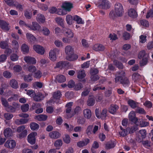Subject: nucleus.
<instances>
[{
    "instance_id": "obj_1",
    "label": "nucleus",
    "mask_w": 153,
    "mask_h": 153,
    "mask_svg": "<svg viewBox=\"0 0 153 153\" xmlns=\"http://www.w3.org/2000/svg\"><path fill=\"white\" fill-rule=\"evenodd\" d=\"M114 11H111L109 14V17L111 19H114L117 16H121L124 13L123 7L122 4L117 3L114 5Z\"/></svg>"
},
{
    "instance_id": "obj_2",
    "label": "nucleus",
    "mask_w": 153,
    "mask_h": 153,
    "mask_svg": "<svg viewBox=\"0 0 153 153\" xmlns=\"http://www.w3.org/2000/svg\"><path fill=\"white\" fill-rule=\"evenodd\" d=\"M65 51L67 55L66 59L68 60L73 61L78 58L77 55L74 54V48L70 45H68L65 48Z\"/></svg>"
},
{
    "instance_id": "obj_3",
    "label": "nucleus",
    "mask_w": 153,
    "mask_h": 153,
    "mask_svg": "<svg viewBox=\"0 0 153 153\" xmlns=\"http://www.w3.org/2000/svg\"><path fill=\"white\" fill-rule=\"evenodd\" d=\"M59 52V50L56 48L51 50L49 53V58L52 61H55L57 59V55Z\"/></svg>"
},
{
    "instance_id": "obj_4",
    "label": "nucleus",
    "mask_w": 153,
    "mask_h": 153,
    "mask_svg": "<svg viewBox=\"0 0 153 153\" xmlns=\"http://www.w3.org/2000/svg\"><path fill=\"white\" fill-rule=\"evenodd\" d=\"M99 6L102 9H107L110 7V3L107 0H100L99 2Z\"/></svg>"
},
{
    "instance_id": "obj_5",
    "label": "nucleus",
    "mask_w": 153,
    "mask_h": 153,
    "mask_svg": "<svg viewBox=\"0 0 153 153\" xmlns=\"http://www.w3.org/2000/svg\"><path fill=\"white\" fill-rule=\"evenodd\" d=\"M36 132H32L30 133L27 136V141L29 143L32 145L34 144L36 142L35 137L37 135Z\"/></svg>"
},
{
    "instance_id": "obj_6",
    "label": "nucleus",
    "mask_w": 153,
    "mask_h": 153,
    "mask_svg": "<svg viewBox=\"0 0 153 153\" xmlns=\"http://www.w3.org/2000/svg\"><path fill=\"white\" fill-rule=\"evenodd\" d=\"M126 74L125 71H123L117 72L115 75V82H117L125 78Z\"/></svg>"
},
{
    "instance_id": "obj_7",
    "label": "nucleus",
    "mask_w": 153,
    "mask_h": 153,
    "mask_svg": "<svg viewBox=\"0 0 153 153\" xmlns=\"http://www.w3.org/2000/svg\"><path fill=\"white\" fill-rule=\"evenodd\" d=\"M27 28L30 30L38 31L40 29L41 26L37 22H33L32 25H28Z\"/></svg>"
},
{
    "instance_id": "obj_8",
    "label": "nucleus",
    "mask_w": 153,
    "mask_h": 153,
    "mask_svg": "<svg viewBox=\"0 0 153 153\" xmlns=\"http://www.w3.org/2000/svg\"><path fill=\"white\" fill-rule=\"evenodd\" d=\"M61 7L66 11L70 12L73 7V4L69 2L65 1L62 3Z\"/></svg>"
},
{
    "instance_id": "obj_9",
    "label": "nucleus",
    "mask_w": 153,
    "mask_h": 153,
    "mask_svg": "<svg viewBox=\"0 0 153 153\" xmlns=\"http://www.w3.org/2000/svg\"><path fill=\"white\" fill-rule=\"evenodd\" d=\"M33 50L37 53L43 54L45 52V50L42 46L39 45H35L33 46Z\"/></svg>"
},
{
    "instance_id": "obj_10",
    "label": "nucleus",
    "mask_w": 153,
    "mask_h": 153,
    "mask_svg": "<svg viewBox=\"0 0 153 153\" xmlns=\"http://www.w3.org/2000/svg\"><path fill=\"white\" fill-rule=\"evenodd\" d=\"M4 146L7 148L13 149L16 146L15 141L13 140H8L4 144Z\"/></svg>"
},
{
    "instance_id": "obj_11",
    "label": "nucleus",
    "mask_w": 153,
    "mask_h": 153,
    "mask_svg": "<svg viewBox=\"0 0 153 153\" xmlns=\"http://www.w3.org/2000/svg\"><path fill=\"white\" fill-rule=\"evenodd\" d=\"M24 60L28 64H35L36 62V61L34 58L29 56H25Z\"/></svg>"
},
{
    "instance_id": "obj_12",
    "label": "nucleus",
    "mask_w": 153,
    "mask_h": 153,
    "mask_svg": "<svg viewBox=\"0 0 153 153\" xmlns=\"http://www.w3.org/2000/svg\"><path fill=\"white\" fill-rule=\"evenodd\" d=\"M45 96L44 95L40 92H38L35 94L33 97L34 100L36 101H40L43 100Z\"/></svg>"
},
{
    "instance_id": "obj_13",
    "label": "nucleus",
    "mask_w": 153,
    "mask_h": 153,
    "mask_svg": "<svg viewBox=\"0 0 153 153\" xmlns=\"http://www.w3.org/2000/svg\"><path fill=\"white\" fill-rule=\"evenodd\" d=\"M89 142V140L88 138H86L83 140L78 142L77 145L79 147L81 148L86 146Z\"/></svg>"
},
{
    "instance_id": "obj_14",
    "label": "nucleus",
    "mask_w": 153,
    "mask_h": 153,
    "mask_svg": "<svg viewBox=\"0 0 153 153\" xmlns=\"http://www.w3.org/2000/svg\"><path fill=\"white\" fill-rule=\"evenodd\" d=\"M49 136L52 139H57L59 138L61 135L60 134L56 131H53L50 132L49 134Z\"/></svg>"
},
{
    "instance_id": "obj_15",
    "label": "nucleus",
    "mask_w": 153,
    "mask_h": 153,
    "mask_svg": "<svg viewBox=\"0 0 153 153\" xmlns=\"http://www.w3.org/2000/svg\"><path fill=\"white\" fill-rule=\"evenodd\" d=\"M128 118L129 120L136 123L137 121V119L135 117V114L134 111H131L129 114Z\"/></svg>"
},
{
    "instance_id": "obj_16",
    "label": "nucleus",
    "mask_w": 153,
    "mask_h": 153,
    "mask_svg": "<svg viewBox=\"0 0 153 153\" xmlns=\"http://www.w3.org/2000/svg\"><path fill=\"white\" fill-rule=\"evenodd\" d=\"M120 128L121 130L119 132V134L121 136L124 137L129 133V130L130 129V128H128L125 130L123 128L122 126H120Z\"/></svg>"
},
{
    "instance_id": "obj_17",
    "label": "nucleus",
    "mask_w": 153,
    "mask_h": 153,
    "mask_svg": "<svg viewBox=\"0 0 153 153\" xmlns=\"http://www.w3.org/2000/svg\"><path fill=\"white\" fill-rule=\"evenodd\" d=\"M0 27L2 29L6 30H8L9 29L8 24L2 20H0Z\"/></svg>"
},
{
    "instance_id": "obj_18",
    "label": "nucleus",
    "mask_w": 153,
    "mask_h": 153,
    "mask_svg": "<svg viewBox=\"0 0 153 153\" xmlns=\"http://www.w3.org/2000/svg\"><path fill=\"white\" fill-rule=\"evenodd\" d=\"M45 18L44 16L41 14H38L36 17V20L39 23H43L45 21Z\"/></svg>"
},
{
    "instance_id": "obj_19",
    "label": "nucleus",
    "mask_w": 153,
    "mask_h": 153,
    "mask_svg": "<svg viewBox=\"0 0 153 153\" xmlns=\"http://www.w3.org/2000/svg\"><path fill=\"white\" fill-rule=\"evenodd\" d=\"M65 35L68 38H72L74 36V33L70 29L65 28L64 29Z\"/></svg>"
},
{
    "instance_id": "obj_20",
    "label": "nucleus",
    "mask_w": 153,
    "mask_h": 153,
    "mask_svg": "<svg viewBox=\"0 0 153 153\" xmlns=\"http://www.w3.org/2000/svg\"><path fill=\"white\" fill-rule=\"evenodd\" d=\"M93 49L95 51H103L105 49V47L101 44H96L93 47Z\"/></svg>"
},
{
    "instance_id": "obj_21",
    "label": "nucleus",
    "mask_w": 153,
    "mask_h": 153,
    "mask_svg": "<svg viewBox=\"0 0 153 153\" xmlns=\"http://www.w3.org/2000/svg\"><path fill=\"white\" fill-rule=\"evenodd\" d=\"M68 64L67 61H61L57 62L56 64L55 68H63L65 67Z\"/></svg>"
},
{
    "instance_id": "obj_22",
    "label": "nucleus",
    "mask_w": 153,
    "mask_h": 153,
    "mask_svg": "<svg viewBox=\"0 0 153 153\" xmlns=\"http://www.w3.org/2000/svg\"><path fill=\"white\" fill-rule=\"evenodd\" d=\"M83 113L85 118L87 119H89L91 116V111L90 109L86 108L84 109Z\"/></svg>"
},
{
    "instance_id": "obj_23",
    "label": "nucleus",
    "mask_w": 153,
    "mask_h": 153,
    "mask_svg": "<svg viewBox=\"0 0 153 153\" xmlns=\"http://www.w3.org/2000/svg\"><path fill=\"white\" fill-rule=\"evenodd\" d=\"M48 118L47 116L45 114H40L35 117L34 119L39 121L46 120Z\"/></svg>"
},
{
    "instance_id": "obj_24",
    "label": "nucleus",
    "mask_w": 153,
    "mask_h": 153,
    "mask_svg": "<svg viewBox=\"0 0 153 153\" xmlns=\"http://www.w3.org/2000/svg\"><path fill=\"white\" fill-rule=\"evenodd\" d=\"M86 75L85 71L84 70H79L77 72V77L79 79L84 78Z\"/></svg>"
},
{
    "instance_id": "obj_25",
    "label": "nucleus",
    "mask_w": 153,
    "mask_h": 153,
    "mask_svg": "<svg viewBox=\"0 0 153 153\" xmlns=\"http://www.w3.org/2000/svg\"><path fill=\"white\" fill-rule=\"evenodd\" d=\"M4 134L6 137H9L13 135V132L10 128H7L5 129L4 131Z\"/></svg>"
},
{
    "instance_id": "obj_26",
    "label": "nucleus",
    "mask_w": 153,
    "mask_h": 153,
    "mask_svg": "<svg viewBox=\"0 0 153 153\" xmlns=\"http://www.w3.org/2000/svg\"><path fill=\"white\" fill-rule=\"evenodd\" d=\"M128 13V16L132 18L136 17L137 16L136 12L133 9H130L129 10Z\"/></svg>"
},
{
    "instance_id": "obj_27",
    "label": "nucleus",
    "mask_w": 153,
    "mask_h": 153,
    "mask_svg": "<svg viewBox=\"0 0 153 153\" xmlns=\"http://www.w3.org/2000/svg\"><path fill=\"white\" fill-rule=\"evenodd\" d=\"M10 85L11 87L14 89H16L18 87V83L15 79H12L10 81Z\"/></svg>"
},
{
    "instance_id": "obj_28",
    "label": "nucleus",
    "mask_w": 153,
    "mask_h": 153,
    "mask_svg": "<svg viewBox=\"0 0 153 153\" xmlns=\"http://www.w3.org/2000/svg\"><path fill=\"white\" fill-rule=\"evenodd\" d=\"M56 79V81L59 83H62L66 81L65 77L62 75H59L57 76Z\"/></svg>"
},
{
    "instance_id": "obj_29",
    "label": "nucleus",
    "mask_w": 153,
    "mask_h": 153,
    "mask_svg": "<svg viewBox=\"0 0 153 153\" xmlns=\"http://www.w3.org/2000/svg\"><path fill=\"white\" fill-rule=\"evenodd\" d=\"M118 106L117 105H111L109 109V111L112 114H114L118 109Z\"/></svg>"
},
{
    "instance_id": "obj_30",
    "label": "nucleus",
    "mask_w": 153,
    "mask_h": 153,
    "mask_svg": "<svg viewBox=\"0 0 153 153\" xmlns=\"http://www.w3.org/2000/svg\"><path fill=\"white\" fill-rule=\"evenodd\" d=\"M95 100L93 97H90L88 98L87 104L88 106H93L95 104Z\"/></svg>"
},
{
    "instance_id": "obj_31",
    "label": "nucleus",
    "mask_w": 153,
    "mask_h": 153,
    "mask_svg": "<svg viewBox=\"0 0 153 153\" xmlns=\"http://www.w3.org/2000/svg\"><path fill=\"white\" fill-rule=\"evenodd\" d=\"M74 16H72L70 15H68L66 16V21L67 23L69 25H71L73 23L74 20Z\"/></svg>"
},
{
    "instance_id": "obj_32",
    "label": "nucleus",
    "mask_w": 153,
    "mask_h": 153,
    "mask_svg": "<svg viewBox=\"0 0 153 153\" xmlns=\"http://www.w3.org/2000/svg\"><path fill=\"white\" fill-rule=\"evenodd\" d=\"M74 20L78 24H83L84 23V21L82 18L78 16L75 15L74 16Z\"/></svg>"
},
{
    "instance_id": "obj_33",
    "label": "nucleus",
    "mask_w": 153,
    "mask_h": 153,
    "mask_svg": "<svg viewBox=\"0 0 153 153\" xmlns=\"http://www.w3.org/2000/svg\"><path fill=\"white\" fill-rule=\"evenodd\" d=\"M26 36L27 39L30 41L32 42L36 41V39L32 34L27 33L26 34Z\"/></svg>"
},
{
    "instance_id": "obj_34",
    "label": "nucleus",
    "mask_w": 153,
    "mask_h": 153,
    "mask_svg": "<svg viewBox=\"0 0 153 153\" xmlns=\"http://www.w3.org/2000/svg\"><path fill=\"white\" fill-rule=\"evenodd\" d=\"M98 72L99 71L97 69L94 68L91 69L90 71V73L91 75V79H92L94 80V75H97V74L98 73Z\"/></svg>"
},
{
    "instance_id": "obj_35",
    "label": "nucleus",
    "mask_w": 153,
    "mask_h": 153,
    "mask_svg": "<svg viewBox=\"0 0 153 153\" xmlns=\"http://www.w3.org/2000/svg\"><path fill=\"white\" fill-rule=\"evenodd\" d=\"M128 103L132 108H136L138 103L133 100H129L128 101Z\"/></svg>"
},
{
    "instance_id": "obj_36",
    "label": "nucleus",
    "mask_w": 153,
    "mask_h": 153,
    "mask_svg": "<svg viewBox=\"0 0 153 153\" xmlns=\"http://www.w3.org/2000/svg\"><path fill=\"white\" fill-rule=\"evenodd\" d=\"M140 78V75L138 73H134L132 76V80L134 82H136L139 80Z\"/></svg>"
},
{
    "instance_id": "obj_37",
    "label": "nucleus",
    "mask_w": 153,
    "mask_h": 153,
    "mask_svg": "<svg viewBox=\"0 0 153 153\" xmlns=\"http://www.w3.org/2000/svg\"><path fill=\"white\" fill-rule=\"evenodd\" d=\"M52 95L53 98L56 99H58L60 98L62 94L60 92L58 91L54 92Z\"/></svg>"
},
{
    "instance_id": "obj_38",
    "label": "nucleus",
    "mask_w": 153,
    "mask_h": 153,
    "mask_svg": "<svg viewBox=\"0 0 153 153\" xmlns=\"http://www.w3.org/2000/svg\"><path fill=\"white\" fill-rule=\"evenodd\" d=\"M124 86H126L129 85L130 82L129 79L126 77H125L120 81Z\"/></svg>"
},
{
    "instance_id": "obj_39",
    "label": "nucleus",
    "mask_w": 153,
    "mask_h": 153,
    "mask_svg": "<svg viewBox=\"0 0 153 153\" xmlns=\"http://www.w3.org/2000/svg\"><path fill=\"white\" fill-rule=\"evenodd\" d=\"M62 143H63L62 140L61 139H58L55 141L54 143V146L57 149H59L62 146Z\"/></svg>"
},
{
    "instance_id": "obj_40",
    "label": "nucleus",
    "mask_w": 153,
    "mask_h": 153,
    "mask_svg": "<svg viewBox=\"0 0 153 153\" xmlns=\"http://www.w3.org/2000/svg\"><path fill=\"white\" fill-rule=\"evenodd\" d=\"M30 128L32 130H36L39 128V125L35 123H32L30 124Z\"/></svg>"
},
{
    "instance_id": "obj_41",
    "label": "nucleus",
    "mask_w": 153,
    "mask_h": 153,
    "mask_svg": "<svg viewBox=\"0 0 153 153\" xmlns=\"http://www.w3.org/2000/svg\"><path fill=\"white\" fill-rule=\"evenodd\" d=\"M21 50L24 53H27L29 51L28 46L25 44H23L21 47Z\"/></svg>"
},
{
    "instance_id": "obj_42",
    "label": "nucleus",
    "mask_w": 153,
    "mask_h": 153,
    "mask_svg": "<svg viewBox=\"0 0 153 153\" xmlns=\"http://www.w3.org/2000/svg\"><path fill=\"white\" fill-rule=\"evenodd\" d=\"M27 70L29 72L33 73L37 71V69L35 66L30 65L28 67Z\"/></svg>"
},
{
    "instance_id": "obj_43",
    "label": "nucleus",
    "mask_w": 153,
    "mask_h": 153,
    "mask_svg": "<svg viewBox=\"0 0 153 153\" xmlns=\"http://www.w3.org/2000/svg\"><path fill=\"white\" fill-rule=\"evenodd\" d=\"M63 140L65 143L68 144L71 142V138L68 135L65 134L64 136Z\"/></svg>"
},
{
    "instance_id": "obj_44",
    "label": "nucleus",
    "mask_w": 153,
    "mask_h": 153,
    "mask_svg": "<svg viewBox=\"0 0 153 153\" xmlns=\"http://www.w3.org/2000/svg\"><path fill=\"white\" fill-rule=\"evenodd\" d=\"M29 108V106L27 104H25L22 105L21 106V109L22 112H26L27 111Z\"/></svg>"
},
{
    "instance_id": "obj_45",
    "label": "nucleus",
    "mask_w": 153,
    "mask_h": 153,
    "mask_svg": "<svg viewBox=\"0 0 153 153\" xmlns=\"http://www.w3.org/2000/svg\"><path fill=\"white\" fill-rule=\"evenodd\" d=\"M64 126L66 130L69 131H71L73 130L74 126L71 125H69L67 123H65Z\"/></svg>"
},
{
    "instance_id": "obj_46",
    "label": "nucleus",
    "mask_w": 153,
    "mask_h": 153,
    "mask_svg": "<svg viewBox=\"0 0 153 153\" xmlns=\"http://www.w3.org/2000/svg\"><path fill=\"white\" fill-rule=\"evenodd\" d=\"M34 73L33 76L36 78L39 79L42 76V73L39 70H37Z\"/></svg>"
},
{
    "instance_id": "obj_47",
    "label": "nucleus",
    "mask_w": 153,
    "mask_h": 153,
    "mask_svg": "<svg viewBox=\"0 0 153 153\" xmlns=\"http://www.w3.org/2000/svg\"><path fill=\"white\" fill-rule=\"evenodd\" d=\"M43 86V84L40 82H36L33 84V86L34 88L37 87L39 88H42Z\"/></svg>"
},
{
    "instance_id": "obj_48",
    "label": "nucleus",
    "mask_w": 153,
    "mask_h": 153,
    "mask_svg": "<svg viewBox=\"0 0 153 153\" xmlns=\"http://www.w3.org/2000/svg\"><path fill=\"white\" fill-rule=\"evenodd\" d=\"M42 32L43 34L45 36H48L50 33L49 30L46 27H43Z\"/></svg>"
},
{
    "instance_id": "obj_49",
    "label": "nucleus",
    "mask_w": 153,
    "mask_h": 153,
    "mask_svg": "<svg viewBox=\"0 0 153 153\" xmlns=\"http://www.w3.org/2000/svg\"><path fill=\"white\" fill-rule=\"evenodd\" d=\"M107 110L106 109L104 108L103 109L100 114V118H102V119H104L107 116Z\"/></svg>"
},
{
    "instance_id": "obj_50",
    "label": "nucleus",
    "mask_w": 153,
    "mask_h": 153,
    "mask_svg": "<svg viewBox=\"0 0 153 153\" xmlns=\"http://www.w3.org/2000/svg\"><path fill=\"white\" fill-rule=\"evenodd\" d=\"M6 111L8 112H13L15 111V108L10 105H8L5 108Z\"/></svg>"
},
{
    "instance_id": "obj_51",
    "label": "nucleus",
    "mask_w": 153,
    "mask_h": 153,
    "mask_svg": "<svg viewBox=\"0 0 153 153\" xmlns=\"http://www.w3.org/2000/svg\"><path fill=\"white\" fill-rule=\"evenodd\" d=\"M24 81L27 82H29L33 80L32 74H29L28 75L25 76L24 77Z\"/></svg>"
},
{
    "instance_id": "obj_52",
    "label": "nucleus",
    "mask_w": 153,
    "mask_h": 153,
    "mask_svg": "<svg viewBox=\"0 0 153 153\" xmlns=\"http://www.w3.org/2000/svg\"><path fill=\"white\" fill-rule=\"evenodd\" d=\"M25 90L26 91V94L28 96L31 97H33L34 95L35 94V92L34 91L32 90H26L25 89Z\"/></svg>"
},
{
    "instance_id": "obj_53",
    "label": "nucleus",
    "mask_w": 153,
    "mask_h": 153,
    "mask_svg": "<svg viewBox=\"0 0 153 153\" xmlns=\"http://www.w3.org/2000/svg\"><path fill=\"white\" fill-rule=\"evenodd\" d=\"M3 75L5 78L9 79L11 77L12 74L9 71H6L3 72Z\"/></svg>"
},
{
    "instance_id": "obj_54",
    "label": "nucleus",
    "mask_w": 153,
    "mask_h": 153,
    "mask_svg": "<svg viewBox=\"0 0 153 153\" xmlns=\"http://www.w3.org/2000/svg\"><path fill=\"white\" fill-rule=\"evenodd\" d=\"M140 25L146 27H148L149 25L148 22L145 20H142L140 21Z\"/></svg>"
},
{
    "instance_id": "obj_55",
    "label": "nucleus",
    "mask_w": 153,
    "mask_h": 153,
    "mask_svg": "<svg viewBox=\"0 0 153 153\" xmlns=\"http://www.w3.org/2000/svg\"><path fill=\"white\" fill-rule=\"evenodd\" d=\"M114 64L119 68L123 69V65L120 62L117 60H115L114 61Z\"/></svg>"
},
{
    "instance_id": "obj_56",
    "label": "nucleus",
    "mask_w": 153,
    "mask_h": 153,
    "mask_svg": "<svg viewBox=\"0 0 153 153\" xmlns=\"http://www.w3.org/2000/svg\"><path fill=\"white\" fill-rule=\"evenodd\" d=\"M27 132L26 130H25L18 134V137L20 138H23L26 136Z\"/></svg>"
},
{
    "instance_id": "obj_57",
    "label": "nucleus",
    "mask_w": 153,
    "mask_h": 153,
    "mask_svg": "<svg viewBox=\"0 0 153 153\" xmlns=\"http://www.w3.org/2000/svg\"><path fill=\"white\" fill-rule=\"evenodd\" d=\"M22 70V67L18 65H16L13 67V70L14 72H19Z\"/></svg>"
},
{
    "instance_id": "obj_58",
    "label": "nucleus",
    "mask_w": 153,
    "mask_h": 153,
    "mask_svg": "<svg viewBox=\"0 0 153 153\" xmlns=\"http://www.w3.org/2000/svg\"><path fill=\"white\" fill-rule=\"evenodd\" d=\"M72 105V102H70L66 104V107L67 108L66 110V113L68 114L70 112L71 110V107Z\"/></svg>"
},
{
    "instance_id": "obj_59",
    "label": "nucleus",
    "mask_w": 153,
    "mask_h": 153,
    "mask_svg": "<svg viewBox=\"0 0 153 153\" xmlns=\"http://www.w3.org/2000/svg\"><path fill=\"white\" fill-rule=\"evenodd\" d=\"M12 45L13 46L14 48L15 49L16 52H17L19 47V44L18 42L16 40H13L12 42Z\"/></svg>"
},
{
    "instance_id": "obj_60",
    "label": "nucleus",
    "mask_w": 153,
    "mask_h": 153,
    "mask_svg": "<svg viewBox=\"0 0 153 153\" xmlns=\"http://www.w3.org/2000/svg\"><path fill=\"white\" fill-rule=\"evenodd\" d=\"M145 57H146L145 51H141L138 55V58L139 59H141Z\"/></svg>"
},
{
    "instance_id": "obj_61",
    "label": "nucleus",
    "mask_w": 153,
    "mask_h": 153,
    "mask_svg": "<svg viewBox=\"0 0 153 153\" xmlns=\"http://www.w3.org/2000/svg\"><path fill=\"white\" fill-rule=\"evenodd\" d=\"M56 22L60 25H63L64 19L61 17H56L55 19Z\"/></svg>"
},
{
    "instance_id": "obj_62",
    "label": "nucleus",
    "mask_w": 153,
    "mask_h": 153,
    "mask_svg": "<svg viewBox=\"0 0 153 153\" xmlns=\"http://www.w3.org/2000/svg\"><path fill=\"white\" fill-rule=\"evenodd\" d=\"M54 44L58 47H61L63 46L62 42L58 40H56L54 42Z\"/></svg>"
},
{
    "instance_id": "obj_63",
    "label": "nucleus",
    "mask_w": 153,
    "mask_h": 153,
    "mask_svg": "<svg viewBox=\"0 0 153 153\" xmlns=\"http://www.w3.org/2000/svg\"><path fill=\"white\" fill-rule=\"evenodd\" d=\"M38 7L40 9L43 10H46L48 9L47 6L44 4H39Z\"/></svg>"
},
{
    "instance_id": "obj_64",
    "label": "nucleus",
    "mask_w": 153,
    "mask_h": 153,
    "mask_svg": "<svg viewBox=\"0 0 153 153\" xmlns=\"http://www.w3.org/2000/svg\"><path fill=\"white\" fill-rule=\"evenodd\" d=\"M22 153H33V151L31 149L25 148L22 150Z\"/></svg>"
}]
</instances>
